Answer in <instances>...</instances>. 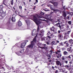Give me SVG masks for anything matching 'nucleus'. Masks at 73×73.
Wrapping results in <instances>:
<instances>
[{
	"label": "nucleus",
	"instance_id": "obj_1",
	"mask_svg": "<svg viewBox=\"0 0 73 73\" xmlns=\"http://www.w3.org/2000/svg\"><path fill=\"white\" fill-rule=\"evenodd\" d=\"M32 35L33 36H35V38H33L32 41L31 42V44L27 46V49L28 50L29 48H33V46L36 43V37H37V30L34 29L33 31Z\"/></svg>",
	"mask_w": 73,
	"mask_h": 73
},
{
	"label": "nucleus",
	"instance_id": "obj_2",
	"mask_svg": "<svg viewBox=\"0 0 73 73\" xmlns=\"http://www.w3.org/2000/svg\"><path fill=\"white\" fill-rule=\"evenodd\" d=\"M40 23H41V22H40V20L37 19V25H38V28L37 30L38 33H37V36L38 35L39 36H42V34H41V33H39V34L38 33V31H39V27H38V24H40Z\"/></svg>",
	"mask_w": 73,
	"mask_h": 73
},
{
	"label": "nucleus",
	"instance_id": "obj_3",
	"mask_svg": "<svg viewBox=\"0 0 73 73\" xmlns=\"http://www.w3.org/2000/svg\"><path fill=\"white\" fill-rule=\"evenodd\" d=\"M45 13L42 12V11L40 12V13L39 14V15H37V17L38 19H41L42 18V16L41 15H44Z\"/></svg>",
	"mask_w": 73,
	"mask_h": 73
},
{
	"label": "nucleus",
	"instance_id": "obj_4",
	"mask_svg": "<svg viewBox=\"0 0 73 73\" xmlns=\"http://www.w3.org/2000/svg\"><path fill=\"white\" fill-rule=\"evenodd\" d=\"M28 41L27 40L23 41V43L21 44V47L22 48H24L25 47V46L26 45L27 42Z\"/></svg>",
	"mask_w": 73,
	"mask_h": 73
},
{
	"label": "nucleus",
	"instance_id": "obj_5",
	"mask_svg": "<svg viewBox=\"0 0 73 73\" xmlns=\"http://www.w3.org/2000/svg\"><path fill=\"white\" fill-rule=\"evenodd\" d=\"M51 17H52L51 15L49 14L46 15L45 16V19H46V20H50L51 19Z\"/></svg>",
	"mask_w": 73,
	"mask_h": 73
},
{
	"label": "nucleus",
	"instance_id": "obj_6",
	"mask_svg": "<svg viewBox=\"0 0 73 73\" xmlns=\"http://www.w3.org/2000/svg\"><path fill=\"white\" fill-rule=\"evenodd\" d=\"M62 13L64 17V19H66V17L67 16V14L64 11L62 12Z\"/></svg>",
	"mask_w": 73,
	"mask_h": 73
},
{
	"label": "nucleus",
	"instance_id": "obj_7",
	"mask_svg": "<svg viewBox=\"0 0 73 73\" xmlns=\"http://www.w3.org/2000/svg\"><path fill=\"white\" fill-rule=\"evenodd\" d=\"M33 16L34 17L33 20L34 21L35 23L36 24H37V16H35L34 15H33Z\"/></svg>",
	"mask_w": 73,
	"mask_h": 73
},
{
	"label": "nucleus",
	"instance_id": "obj_8",
	"mask_svg": "<svg viewBox=\"0 0 73 73\" xmlns=\"http://www.w3.org/2000/svg\"><path fill=\"white\" fill-rule=\"evenodd\" d=\"M56 64L57 65H60V66H61V65H62V64H61V62L59 60L56 61Z\"/></svg>",
	"mask_w": 73,
	"mask_h": 73
},
{
	"label": "nucleus",
	"instance_id": "obj_9",
	"mask_svg": "<svg viewBox=\"0 0 73 73\" xmlns=\"http://www.w3.org/2000/svg\"><path fill=\"white\" fill-rule=\"evenodd\" d=\"M72 48V47H70L69 48H67V50L68 51V52H69L70 53H72L73 52V50H71Z\"/></svg>",
	"mask_w": 73,
	"mask_h": 73
},
{
	"label": "nucleus",
	"instance_id": "obj_10",
	"mask_svg": "<svg viewBox=\"0 0 73 73\" xmlns=\"http://www.w3.org/2000/svg\"><path fill=\"white\" fill-rule=\"evenodd\" d=\"M67 42V41H66L65 42H63V43L64 44H66V47H68L69 46V44L68 43H66Z\"/></svg>",
	"mask_w": 73,
	"mask_h": 73
},
{
	"label": "nucleus",
	"instance_id": "obj_11",
	"mask_svg": "<svg viewBox=\"0 0 73 73\" xmlns=\"http://www.w3.org/2000/svg\"><path fill=\"white\" fill-rule=\"evenodd\" d=\"M70 59H71V58L70 57V55H69L68 56H66V57L65 58L64 60H70Z\"/></svg>",
	"mask_w": 73,
	"mask_h": 73
},
{
	"label": "nucleus",
	"instance_id": "obj_12",
	"mask_svg": "<svg viewBox=\"0 0 73 73\" xmlns=\"http://www.w3.org/2000/svg\"><path fill=\"white\" fill-rule=\"evenodd\" d=\"M37 45H38L39 48H41V49H46V47H40V46L41 45V44L39 43L37 44Z\"/></svg>",
	"mask_w": 73,
	"mask_h": 73
},
{
	"label": "nucleus",
	"instance_id": "obj_13",
	"mask_svg": "<svg viewBox=\"0 0 73 73\" xmlns=\"http://www.w3.org/2000/svg\"><path fill=\"white\" fill-rule=\"evenodd\" d=\"M27 19L26 20V22L27 24V25H30V21L29 20V19L27 18Z\"/></svg>",
	"mask_w": 73,
	"mask_h": 73
},
{
	"label": "nucleus",
	"instance_id": "obj_14",
	"mask_svg": "<svg viewBox=\"0 0 73 73\" xmlns=\"http://www.w3.org/2000/svg\"><path fill=\"white\" fill-rule=\"evenodd\" d=\"M11 21L12 22H14L15 23L16 21V19H15V17H12L11 18Z\"/></svg>",
	"mask_w": 73,
	"mask_h": 73
},
{
	"label": "nucleus",
	"instance_id": "obj_15",
	"mask_svg": "<svg viewBox=\"0 0 73 73\" xmlns=\"http://www.w3.org/2000/svg\"><path fill=\"white\" fill-rule=\"evenodd\" d=\"M54 26H52V27L50 28V31H53L54 32H55V30H54Z\"/></svg>",
	"mask_w": 73,
	"mask_h": 73
},
{
	"label": "nucleus",
	"instance_id": "obj_16",
	"mask_svg": "<svg viewBox=\"0 0 73 73\" xmlns=\"http://www.w3.org/2000/svg\"><path fill=\"white\" fill-rule=\"evenodd\" d=\"M69 44H73V40L71 39L68 40V42Z\"/></svg>",
	"mask_w": 73,
	"mask_h": 73
},
{
	"label": "nucleus",
	"instance_id": "obj_17",
	"mask_svg": "<svg viewBox=\"0 0 73 73\" xmlns=\"http://www.w3.org/2000/svg\"><path fill=\"white\" fill-rule=\"evenodd\" d=\"M59 56L60 57H61V56H62V54L60 52L59 53V54H58V56H57L56 58H59Z\"/></svg>",
	"mask_w": 73,
	"mask_h": 73
},
{
	"label": "nucleus",
	"instance_id": "obj_18",
	"mask_svg": "<svg viewBox=\"0 0 73 73\" xmlns=\"http://www.w3.org/2000/svg\"><path fill=\"white\" fill-rule=\"evenodd\" d=\"M4 61L1 60H0V67L2 66V64L4 63Z\"/></svg>",
	"mask_w": 73,
	"mask_h": 73
},
{
	"label": "nucleus",
	"instance_id": "obj_19",
	"mask_svg": "<svg viewBox=\"0 0 73 73\" xmlns=\"http://www.w3.org/2000/svg\"><path fill=\"white\" fill-rule=\"evenodd\" d=\"M70 16L68 15L67 17H66V19H64V20H66V19H67V20H69L70 19Z\"/></svg>",
	"mask_w": 73,
	"mask_h": 73
},
{
	"label": "nucleus",
	"instance_id": "obj_20",
	"mask_svg": "<svg viewBox=\"0 0 73 73\" xmlns=\"http://www.w3.org/2000/svg\"><path fill=\"white\" fill-rule=\"evenodd\" d=\"M15 16H17V14H19L20 12L18 11L17 10H15Z\"/></svg>",
	"mask_w": 73,
	"mask_h": 73
},
{
	"label": "nucleus",
	"instance_id": "obj_21",
	"mask_svg": "<svg viewBox=\"0 0 73 73\" xmlns=\"http://www.w3.org/2000/svg\"><path fill=\"white\" fill-rule=\"evenodd\" d=\"M22 24L21 22L20 21H19L18 23V25L19 26V27H21V26Z\"/></svg>",
	"mask_w": 73,
	"mask_h": 73
},
{
	"label": "nucleus",
	"instance_id": "obj_22",
	"mask_svg": "<svg viewBox=\"0 0 73 73\" xmlns=\"http://www.w3.org/2000/svg\"><path fill=\"white\" fill-rule=\"evenodd\" d=\"M63 54L64 55H68V53L66 51H64L63 52Z\"/></svg>",
	"mask_w": 73,
	"mask_h": 73
},
{
	"label": "nucleus",
	"instance_id": "obj_23",
	"mask_svg": "<svg viewBox=\"0 0 73 73\" xmlns=\"http://www.w3.org/2000/svg\"><path fill=\"white\" fill-rule=\"evenodd\" d=\"M58 38H61V37H63V36H62V35L61 34H59L58 35Z\"/></svg>",
	"mask_w": 73,
	"mask_h": 73
},
{
	"label": "nucleus",
	"instance_id": "obj_24",
	"mask_svg": "<svg viewBox=\"0 0 73 73\" xmlns=\"http://www.w3.org/2000/svg\"><path fill=\"white\" fill-rule=\"evenodd\" d=\"M53 5L55 6H57L58 5V3L57 2H54L53 3Z\"/></svg>",
	"mask_w": 73,
	"mask_h": 73
},
{
	"label": "nucleus",
	"instance_id": "obj_25",
	"mask_svg": "<svg viewBox=\"0 0 73 73\" xmlns=\"http://www.w3.org/2000/svg\"><path fill=\"white\" fill-rule=\"evenodd\" d=\"M50 9H54V6L53 5L50 6Z\"/></svg>",
	"mask_w": 73,
	"mask_h": 73
},
{
	"label": "nucleus",
	"instance_id": "obj_26",
	"mask_svg": "<svg viewBox=\"0 0 73 73\" xmlns=\"http://www.w3.org/2000/svg\"><path fill=\"white\" fill-rule=\"evenodd\" d=\"M57 20L58 21H56V23H57V22H58H58H60V20H61V18L60 17H58L57 19Z\"/></svg>",
	"mask_w": 73,
	"mask_h": 73
},
{
	"label": "nucleus",
	"instance_id": "obj_27",
	"mask_svg": "<svg viewBox=\"0 0 73 73\" xmlns=\"http://www.w3.org/2000/svg\"><path fill=\"white\" fill-rule=\"evenodd\" d=\"M70 66L68 65H67L65 66V67L66 68V69H68Z\"/></svg>",
	"mask_w": 73,
	"mask_h": 73
},
{
	"label": "nucleus",
	"instance_id": "obj_28",
	"mask_svg": "<svg viewBox=\"0 0 73 73\" xmlns=\"http://www.w3.org/2000/svg\"><path fill=\"white\" fill-rule=\"evenodd\" d=\"M59 44L61 46H64V45L65 44L64 43H63V42H61Z\"/></svg>",
	"mask_w": 73,
	"mask_h": 73
},
{
	"label": "nucleus",
	"instance_id": "obj_29",
	"mask_svg": "<svg viewBox=\"0 0 73 73\" xmlns=\"http://www.w3.org/2000/svg\"><path fill=\"white\" fill-rule=\"evenodd\" d=\"M5 15H6V14L5 13H3L1 15L2 17H4L5 16Z\"/></svg>",
	"mask_w": 73,
	"mask_h": 73
},
{
	"label": "nucleus",
	"instance_id": "obj_30",
	"mask_svg": "<svg viewBox=\"0 0 73 73\" xmlns=\"http://www.w3.org/2000/svg\"><path fill=\"white\" fill-rule=\"evenodd\" d=\"M62 62L64 63H63V64H64V62H65L66 64H68V60H65L64 62V61H62Z\"/></svg>",
	"mask_w": 73,
	"mask_h": 73
},
{
	"label": "nucleus",
	"instance_id": "obj_31",
	"mask_svg": "<svg viewBox=\"0 0 73 73\" xmlns=\"http://www.w3.org/2000/svg\"><path fill=\"white\" fill-rule=\"evenodd\" d=\"M60 24V23H58L54 25V26H56V27H58V25H59Z\"/></svg>",
	"mask_w": 73,
	"mask_h": 73
},
{
	"label": "nucleus",
	"instance_id": "obj_32",
	"mask_svg": "<svg viewBox=\"0 0 73 73\" xmlns=\"http://www.w3.org/2000/svg\"><path fill=\"white\" fill-rule=\"evenodd\" d=\"M68 24L71 25V24H72V21H68Z\"/></svg>",
	"mask_w": 73,
	"mask_h": 73
},
{
	"label": "nucleus",
	"instance_id": "obj_33",
	"mask_svg": "<svg viewBox=\"0 0 73 73\" xmlns=\"http://www.w3.org/2000/svg\"><path fill=\"white\" fill-rule=\"evenodd\" d=\"M55 43V41H53L51 43V44L52 45H54V44Z\"/></svg>",
	"mask_w": 73,
	"mask_h": 73
},
{
	"label": "nucleus",
	"instance_id": "obj_34",
	"mask_svg": "<svg viewBox=\"0 0 73 73\" xmlns=\"http://www.w3.org/2000/svg\"><path fill=\"white\" fill-rule=\"evenodd\" d=\"M50 36L52 37H53L54 36V34L53 33L51 34L50 35Z\"/></svg>",
	"mask_w": 73,
	"mask_h": 73
},
{
	"label": "nucleus",
	"instance_id": "obj_35",
	"mask_svg": "<svg viewBox=\"0 0 73 73\" xmlns=\"http://www.w3.org/2000/svg\"><path fill=\"white\" fill-rule=\"evenodd\" d=\"M28 29H30V25H27Z\"/></svg>",
	"mask_w": 73,
	"mask_h": 73
},
{
	"label": "nucleus",
	"instance_id": "obj_36",
	"mask_svg": "<svg viewBox=\"0 0 73 73\" xmlns=\"http://www.w3.org/2000/svg\"><path fill=\"white\" fill-rule=\"evenodd\" d=\"M3 5H1L0 6V9H3Z\"/></svg>",
	"mask_w": 73,
	"mask_h": 73
},
{
	"label": "nucleus",
	"instance_id": "obj_37",
	"mask_svg": "<svg viewBox=\"0 0 73 73\" xmlns=\"http://www.w3.org/2000/svg\"><path fill=\"white\" fill-rule=\"evenodd\" d=\"M16 54L18 55V56H20V52H16Z\"/></svg>",
	"mask_w": 73,
	"mask_h": 73
},
{
	"label": "nucleus",
	"instance_id": "obj_38",
	"mask_svg": "<svg viewBox=\"0 0 73 73\" xmlns=\"http://www.w3.org/2000/svg\"><path fill=\"white\" fill-rule=\"evenodd\" d=\"M4 12V11L3 10V9H1L0 10V13H3Z\"/></svg>",
	"mask_w": 73,
	"mask_h": 73
},
{
	"label": "nucleus",
	"instance_id": "obj_39",
	"mask_svg": "<svg viewBox=\"0 0 73 73\" xmlns=\"http://www.w3.org/2000/svg\"><path fill=\"white\" fill-rule=\"evenodd\" d=\"M44 40L46 41V40H48V38L47 37H44Z\"/></svg>",
	"mask_w": 73,
	"mask_h": 73
},
{
	"label": "nucleus",
	"instance_id": "obj_40",
	"mask_svg": "<svg viewBox=\"0 0 73 73\" xmlns=\"http://www.w3.org/2000/svg\"><path fill=\"white\" fill-rule=\"evenodd\" d=\"M62 60H65V56H62Z\"/></svg>",
	"mask_w": 73,
	"mask_h": 73
},
{
	"label": "nucleus",
	"instance_id": "obj_41",
	"mask_svg": "<svg viewBox=\"0 0 73 73\" xmlns=\"http://www.w3.org/2000/svg\"><path fill=\"white\" fill-rule=\"evenodd\" d=\"M11 4L12 5H13V0H12L11 1Z\"/></svg>",
	"mask_w": 73,
	"mask_h": 73
},
{
	"label": "nucleus",
	"instance_id": "obj_42",
	"mask_svg": "<svg viewBox=\"0 0 73 73\" xmlns=\"http://www.w3.org/2000/svg\"><path fill=\"white\" fill-rule=\"evenodd\" d=\"M21 53H24V50H21V51H20V52Z\"/></svg>",
	"mask_w": 73,
	"mask_h": 73
},
{
	"label": "nucleus",
	"instance_id": "obj_43",
	"mask_svg": "<svg viewBox=\"0 0 73 73\" xmlns=\"http://www.w3.org/2000/svg\"><path fill=\"white\" fill-rule=\"evenodd\" d=\"M52 10L53 11V12H52V11H51L50 12L51 13H53V12H54V11H57V10H56V9H52Z\"/></svg>",
	"mask_w": 73,
	"mask_h": 73
},
{
	"label": "nucleus",
	"instance_id": "obj_44",
	"mask_svg": "<svg viewBox=\"0 0 73 73\" xmlns=\"http://www.w3.org/2000/svg\"><path fill=\"white\" fill-rule=\"evenodd\" d=\"M0 28H4V25H1L0 26Z\"/></svg>",
	"mask_w": 73,
	"mask_h": 73
},
{
	"label": "nucleus",
	"instance_id": "obj_45",
	"mask_svg": "<svg viewBox=\"0 0 73 73\" xmlns=\"http://www.w3.org/2000/svg\"><path fill=\"white\" fill-rule=\"evenodd\" d=\"M62 9H65V6H64L62 8Z\"/></svg>",
	"mask_w": 73,
	"mask_h": 73
},
{
	"label": "nucleus",
	"instance_id": "obj_46",
	"mask_svg": "<svg viewBox=\"0 0 73 73\" xmlns=\"http://www.w3.org/2000/svg\"><path fill=\"white\" fill-rule=\"evenodd\" d=\"M70 15V16H72V15H73V12H71L69 14Z\"/></svg>",
	"mask_w": 73,
	"mask_h": 73
},
{
	"label": "nucleus",
	"instance_id": "obj_47",
	"mask_svg": "<svg viewBox=\"0 0 73 73\" xmlns=\"http://www.w3.org/2000/svg\"><path fill=\"white\" fill-rule=\"evenodd\" d=\"M44 11H45L46 12H48V11H49V10H45V9H44Z\"/></svg>",
	"mask_w": 73,
	"mask_h": 73
},
{
	"label": "nucleus",
	"instance_id": "obj_48",
	"mask_svg": "<svg viewBox=\"0 0 73 73\" xmlns=\"http://www.w3.org/2000/svg\"><path fill=\"white\" fill-rule=\"evenodd\" d=\"M68 34V35H69V32H67V33H65V35H66V34Z\"/></svg>",
	"mask_w": 73,
	"mask_h": 73
},
{
	"label": "nucleus",
	"instance_id": "obj_49",
	"mask_svg": "<svg viewBox=\"0 0 73 73\" xmlns=\"http://www.w3.org/2000/svg\"><path fill=\"white\" fill-rule=\"evenodd\" d=\"M49 57L50 58H48V60H50V58H51L50 55H49Z\"/></svg>",
	"mask_w": 73,
	"mask_h": 73
},
{
	"label": "nucleus",
	"instance_id": "obj_50",
	"mask_svg": "<svg viewBox=\"0 0 73 73\" xmlns=\"http://www.w3.org/2000/svg\"><path fill=\"white\" fill-rule=\"evenodd\" d=\"M50 52L51 53H53V50H51L50 51Z\"/></svg>",
	"mask_w": 73,
	"mask_h": 73
},
{
	"label": "nucleus",
	"instance_id": "obj_51",
	"mask_svg": "<svg viewBox=\"0 0 73 73\" xmlns=\"http://www.w3.org/2000/svg\"><path fill=\"white\" fill-rule=\"evenodd\" d=\"M72 61H70L69 62V64H70V65H71V64H72Z\"/></svg>",
	"mask_w": 73,
	"mask_h": 73
},
{
	"label": "nucleus",
	"instance_id": "obj_52",
	"mask_svg": "<svg viewBox=\"0 0 73 73\" xmlns=\"http://www.w3.org/2000/svg\"><path fill=\"white\" fill-rule=\"evenodd\" d=\"M57 52H58V53H60V52H61V51L59 50H58L57 49Z\"/></svg>",
	"mask_w": 73,
	"mask_h": 73
},
{
	"label": "nucleus",
	"instance_id": "obj_53",
	"mask_svg": "<svg viewBox=\"0 0 73 73\" xmlns=\"http://www.w3.org/2000/svg\"><path fill=\"white\" fill-rule=\"evenodd\" d=\"M58 27L60 28V29H61V26L60 25H59Z\"/></svg>",
	"mask_w": 73,
	"mask_h": 73
},
{
	"label": "nucleus",
	"instance_id": "obj_54",
	"mask_svg": "<svg viewBox=\"0 0 73 73\" xmlns=\"http://www.w3.org/2000/svg\"><path fill=\"white\" fill-rule=\"evenodd\" d=\"M15 15H16V13H15V14H14L13 15V16H14V17H16V16Z\"/></svg>",
	"mask_w": 73,
	"mask_h": 73
},
{
	"label": "nucleus",
	"instance_id": "obj_55",
	"mask_svg": "<svg viewBox=\"0 0 73 73\" xmlns=\"http://www.w3.org/2000/svg\"><path fill=\"white\" fill-rule=\"evenodd\" d=\"M58 33H61V31H60V30H58Z\"/></svg>",
	"mask_w": 73,
	"mask_h": 73
},
{
	"label": "nucleus",
	"instance_id": "obj_56",
	"mask_svg": "<svg viewBox=\"0 0 73 73\" xmlns=\"http://www.w3.org/2000/svg\"><path fill=\"white\" fill-rule=\"evenodd\" d=\"M48 38H49V39H50V38H51V37H50V36H48Z\"/></svg>",
	"mask_w": 73,
	"mask_h": 73
},
{
	"label": "nucleus",
	"instance_id": "obj_57",
	"mask_svg": "<svg viewBox=\"0 0 73 73\" xmlns=\"http://www.w3.org/2000/svg\"><path fill=\"white\" fill-rule=\"evenodd\" d=\"M50 3H51L52 4H53V3H54V2H52V1H50Z\"/></svg>",
	"mask_w": 73,
	"mask_h": 73
},
{
	"label": "nucleus",
	"instance_id": "obj_58",
	"mask_svg": "<svg viewBox=\"0 0 73 73\" xmlns=\"http://www.w3.org/2000/svg\"><path fill=\"white\" fill-rule=\"evenodd\" d=\"M60 47H59V46H57V49H60Z\"/></svg>",
	"mask_w": 73,
	"mask_h": 73
},
{
	"label": "nucleus",
	"instance_id": "obj_59",
	"mask_svg": "<svg viewBox=\"0 0 73 73\" xmlns=\"http://www.w3.org/2000/svg\"><path fill=\"white\" fill-rule=\"evenodd\" d=\"M19 8L20 9H22V6H19Z\"/></svg>",
	"mask_w": 73,
	"mask_h": 73
},
{
	"label": "nucleus",
	"instance_id": "obj_60",
	"mask_svg": "<svg viewBox=\"0 0 73 73\" xmlns=\"http://www.w3.org/2000/svg\"><path fill=\"white\" fill-rule=\"evenodd\" d=\"M8 29H9V30H12V28H11V27L9 28Z\"/></svg>",
	"mask_w": 73,
	"mask_h": 73
},
{
	"label": "nucleus",
	"instance_id": "obj_61",
	"mask_svg": "<svg viewBox=\"0 0 73 73\" xmlns=\"http://www.w3.org/2000/svg\"><path fill=\"white\" fill-rule=\"evenodd\" d=\"M64 40H65V39H66V36H64Z\"/></svg>",
	"mask_w": 73,
	"mask_h": 73
},
{
	"label": "nucleus",
	"instance_id": "obj_62",
	"mask_svg": "<svg viewBox=\"0 0 73 73\" xmlns=\"http://www.w3.org/2000/svg\"><path fill=\"white\" fill-rule=\"evenodd\" d=\"M2 37H3V36L1 35H0V39H1V38Z\"/></svg>",
	"mask_w": 73,
	"mask_h": 73
},
{
	"label": "nucleus",
	"instance_id": "obj_63",
	"mask_svg": "<svg viewBox=\"0 0 73 73\" xmlns=\"http://www.w3.org/2000/svg\"><path fill=\"white\" fill-rule=\"evenodd\" d=\"M21 30H24V28L23 27H21Z\"/></svg>",
	"mask_w": 73,
	"mask_h": 73
},
{
	"label": "nucleus",
	"instance_id": "obj_64",
	"mask_svg": "<svg viewBox=\"0 0 73 73\" xmlns=\"http://www.w3.org/2000/svg\"><path fill=\"white\" fill-rule=\"evenodd\" d=\"M55 53L56 54H58V52H57L56 51L55 52Z\"/></svg>",
	"mask_w": 73,
	"mask_h": 73
}]
</instances>
